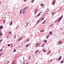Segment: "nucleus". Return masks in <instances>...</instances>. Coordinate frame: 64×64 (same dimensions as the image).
I'll return each mask as SVG.
<instances>
[{
	"label": "nucleus",
	"mask_w": 64,
	"mask_h": 64,
	"mask_svg": "<svg viewBox=\"0 0 64 64\" xmlns=\"http://www.w3.org/2000/svg\"><path fill=\"white\" fill-rule=\"evenodd\" d=\"M62 18H63V16H61L58 19V22L59 23V22H60V21L62 19Z\"/></svg>",
	"instance_id": "1"
},
{
	"label": "nucleus",
	"mask_w": 64,
	"mask_h": 64,
	"mask_svg": "<svg viewBox=\"0 0 64 64\" xmlns=\"http://www.w3.org/2000/svg\"><path fill=\"white\" fill-rule=\"evenodd\" d=\"M38 12V9H36V11L34 12V14H36L37 12Z\"/></svg>",
	"instance_id": "2"
},
{
	"label": "nucleus",
	"mask_w": 64,
	"mask_h": 64,
	"mask_svg": "<svg viewBox=\"0 0 64 64\" xmlns=\"http://www.w3.org/2000/svg\"><path fill=\"white\" fill-rule=\"evenodd\" d=\"M50 36V34H48L47 36H46V39H47L48 38V37H49Z\"/></svg>",
	"instance_id": "3"
},
{
	"label": "nucleus",
	"mask_w": 64,
	"mask_h": 64,
	"mask_svg": "<svg viewBox=\"0 0 64 64\" xmlns=\"http://www.w3.org/2000/svg\"><path fill=\"white\" fill-rule=\"evenodd\" d=\"M44 31H45V30H41L40 31V32H41V33H42V32H44Z\"/></svg>",
	"instance_id": "4"
},
{
	"label": "nucleus",
	"mask_w": 64,
	"mask_h": 64,
	"mask_svg": "<svg viewBox=\"0 0 64 64\" xmlns=\"http://www.w3.org/2000/svg\"><path fill=\"white\" fill-rule=\"evenodd\" d=\"M61 57H62V56H60L59 58H58V61H59V60H60V59H61Z\"/></svg>",
	"instance_id": "5"
},
{
	"label": "nucleus",
	"mask_w": 64,
	"mask_h": 64,
	"mask_svg": "<svg viewBox=\"0 0 64 64\" xmlns=\"http://www.w3.org/2000/svg\"><path fill=\"white\" fill-rule=\"evenodd\" d=\"M55 2H56V0H54L52 4V5H54L55 3Z\"/></svg>",
	"instance_id": "6"
},
{
	"label": "nucleus",
	"mask_w": 64,
	"mask_h": 64,
	"mask_svg": "<svg viewBox=\"0 0 64 64\" xmlns=\"http://www.w3.org/2000/svg\"><path fill=\"white\" fill-rule=\"evenodd\" d=\"M3 28V26H0V30H1Z\"/></svg>",
	"instance_id": "7"
},
{
	"label": "nucleus",
	"mask_w": 64,
	"mask_h": 64,
	"mask_svg": "<svg viewBox=\"0 0 64 64\" xmlns=\"http://www.w3.org/2000/svg\"><path fill=\"white\" fill-rule=\"evenodd\" d=\"M39 52V51L38 50H36L35 52V53L36 54H37V52Z\"/></svg>",
	"instance_id": "8"
},
{
	"label": "nucleus",
	"mask_w": 64,
	"mask_h": 64,
	"mask_svg": "<svg viewBox=\"0 0 64 64\" xmlns=\"http://www.w3.org/2000/svg\"><path fill=\"white\" fill-rule=\"evenodd\" d=\"M59 44H61L62 43V41L60 40L59 42Z\"/></svg>",
	"instance_id": "9"
},
{
	"label": "nucleus",
	"mask_w": 64,
	"mask_h": 64,
	"mask_svg": "<svg viewBox=\"0 0 64 64\" xmlns=\"http://www.w3.org/2000/svg\"><path fill=\"white\" fill-rule=\"evenodd\" d=\"M39 45H40V44H39L38 43H37L36 44V46H39Z\"/></svg>",
	"instance_id": "10"
},
{
	"label": "nucleus",
	"mask_w": 64,
	"mask_h": 64,
	"mask_svg": "<svg viewBox=\"0 0 64 64\" xmlns=\"http://www.w3.org/2000/svg\"><path fill=\"white\" fill-rule=\"evenodd\" d=\"M12 32H11V31H10L9 32H8V34H10V35H11V34H12Z\"/></svg>",
	"instance_id": "11"
},
{
	"label": "nucleus",
	"mask_w": 64,
	"mask_h": 64,
	"mask_svg": "<svg viewBox=\"0 0 64 64\" xmlns=\"http://www.w3.org/2000/svg\"><path fill=\"white\" fill-rule=\"evenodd\" d=\"M12 24V21L10 22V25H11Z\"/></svg>",
	"instance_id": "12"
},
{
	"label": "nucleus",
	"mask_w": 64,
	"mask_h": 64,
	"mask_svg": "<svg viewBox=\"0 0 64 64\" xmlns=\"http://www.w3.org/2000/svg\"><path fill=\"white\" fill-rule=\"evenodd\" d=\"M28 7H26L25 8H24H24H23V9L24 10H26V9H27V8H28Z\"/></svg>",
	"instance_id": "13"
},
{
	"label": "nucleus",
	"mask_w": 64,
	"mask_h": 64,
	"mask_svg": "<svg viewBox=\"0 0 64 64\" xmlns=\"http://www.w3.org/2000/svg\"><path fill=\"white\" fill-rule=\"evenodd\" d=\"M22 11H23V10H20V14H21V13H22Z\"/></svg>",
	"instance_id": "14"
},
{
	"label": "nucleus",
	"mask_w": 64,
	"mask_h": 64,
	"mask_svg": "<svg viewBox=\"0 0 64 64\" xmlns=\"http://www.w3.org/2000/svg\"><path fill=\"white\" fill-rule=\"evenodd\" d=\"M30 40V38H28L27 39V41H29Z\"/></svg>",
	"instance_id": "15"
},
{
	"label": "nucleus",
	"mask_w": 64,
	"mask_h": 64,
	"mask_svg": "<svg viewBox=\"0 0 64 64\" xmlns=\"http://www.w3.org/2000/svg\"><path fill=\"white\" fill-rule=\"evenodd\" d=\"M2 35H3V34L2 32H1L0 33V36H2Z\"/></svg>",
	"instance_id": "16"
},
{
	"label": "nucleus",
	"mask_w": 64,
	"mask_h": 64,
	"mask_svg": "<svg viewBox=\"0 0 64 64\" xmlns=\"http://www.w3.org/2000/svg\"><path fill=\"white\" fill-rule=\"evenodd\" d=\"M44 18L43 17H42L41 18V21H42V20H44Z\"/></svg>",
	"instance_id": "17"
},
{
	"label": "nucleus",
	"mask_w": 64,
	"mask_h": 64,
	"mask_svg": "<svg viewBox=\"0 0 64 64\" xmlns=\"http://www.w3.org/2000/svg\"><path fill=\"white\" fill-rule=\"evenodd\" d=\"M52 32H49V33L50 34H52Z\"/></svg>",
	"instance_id": "18"
},
{
	"label": "nucleus",
	"mask_w": 64,
	"mask_h": 64,
	"mask_svg": "<svg viewBox=\"0 0 64 64\" xmlns=\"http://www.w3.org/2000/svg\"><path fill=\"white\" fill-rule=\"evenodd\" d=\"M5 21H6L5 20H4V21L3 23L4 24H5Z\"/></svg>",
	"instance_id": "19"
},
{
	"label": "nucleus",
	"mask_w": 64,
	"mask_h": 64,
	"mask_svg": "<svg viewBox=\"0 0 64 64\" xmlns=\"http://www.w3.org/2000/svg\"><path fill=\"white\" fill-rule=\"evenodd\" d=\"M43 51L44 52H46V50H45L44 49L43 50Z\"/></svg>",
	"instance_id": "20"
},
{
	"label": "nucleus",
	"mask_w": 64,
	"mask_h": 64,
	"mask_svg": "<svg viewBox=\"0 0 64 64\" xmlns=\"http://www.w3.org/2000/svg\"><path fill=\"white\" fill-rule=\"evenodd\" d=\"M40 6H44V4H40Z\"/></svg>",
	"instance_id": "21"
},
{
	"label": "nucleus",
	"mask_w": 64,
	"mask_h": 64,
	"mask_svg": "<svg viewBox=\"0 0 64 64\" xmlns=\"http://www.w3.org/2000/svg\"><path fill=\"white\" fill-rule=\"evenodd\" d=\"M47 40H44L43 42H45V43H46V42H47Z\"/></svg>",
	"instance_id": "22"
},
{
	"label": "nucleus",
	"mask_w": 64,
	"mask_h": 64,
	"mask_svg": "<svg viewBox=\"0 0 64 64\" xmlns=\"http://www.w3.org/2000/svg\"><path fill=\"white\" fill-rule=\"evenodd\" d=\"M40 13H39L37 15V16L38 17H39V16H40Z\"/></svg>",
	"instance_id": "23"
},
{
	"label": "nucleus",
	"mask_w": 64,
	"mask_h": 64,
	"mask_svg": "<svg viewBox=\"0 0 64 64\" xmlns=\"http://www.w3.org/2000/svg\"><path fill=\"white\" fill-rule=\"evenodd\" d=\"M63 62H64V60H62L60 62V63H63Z\"/></svg>",
	"instance_id": "24"
},
{
	"label": "nucleus",
	"mask_w": 64,
	"mask_h": 64,
	"mask_svg": "<svg viewBox=\"0 0 64 64\" xmlns=\"http://www.w3.org/2000/svg\"><path fill=\"white\" fill-rule=\"evenodd\" d=\"M14 52H16V50L15 49V48H14Z\"/></svg>",
	"instance_id": "25"
},
{
	"label": "nucleus",
	"mask_w": 64,
	"mask_h": 64,
	"mask_svg": "<svg viewBox=\"0 0 64 64\" xmlns=\"http://www.w3.org/2000/svg\"><path fill=\"white\" fill-rule=\"evenodd\" d=\"M51 50L49 51V52H49L48 54H50V52H51Z\"/></svg>",
	"instance_id": "26"
},
{
	"label": "nucleus",
	"mask_w": 64,
	"mask_h": 64,
	"mask_svg": "<svg viewBox=\"0 0 64 64\" xmlns=\"http://www.w3.org/2000/svg\"><path fill=\"white\" fill-rule=\"evenodd\" d=\"M41 47H44V44H43L41 46Z\"/></svg>",
	"instance_id": "27"
},
{
	"label": "nucleus",
	"mask_w": 64,
	"mask_h": 64,
	"mask_svg": "<svg viewBox=\"0 0 64 64\" xmlns=\"http://www.w3.org/2000/svg\"><path fill=\"white\" fill-rule=\"evenodd\" d=\"M40 21V20H38V21L36 23V24H37L38 23V22H39Z\"/></svg>",
	"instance_id": "28"
},
{
	"label": "nucleus",
	"mask_w": 64,
	"mask_h": 64,
	"mask_svg": "<svg viewBox=\"0 0 64 64\" xmlns=\"http://www.w3.org/2000/svg\"><path fill=\"white\" fill-rule=\"evenodd\" d=\"M25 10H24V11L23 12H22V13H23V14H24V13H25Z\"/></svg>",
	"instance_id": "29"
},
{
	"label": "nucleus",
	"mask_w": 64,
	"mask_h": 64,
	"mask_svg": "<svg viewBox=\"0 0 64 64\" xmlns=\"http://www.w3.org/2000/svg\"><path fill=\"white\" fill-rule=\"evenodd\" d=\"M50 27H52V26H53V25L52 24H51L50 25Z\"/></svg>",
	"instance_id": "30"
},
{
	"label": "nucleus",
	"mask_w": 64,
	"mask_h": 64,
	"mask_svg": "<svg viewBox=\"0 0 64 64\" xmlns=\"http://www.w3.org/2000/svg\"><path fill=\"white\" fill-rule=\"evenodd\" d=\"M28 46H29V44H27V46H26V47H28Z\"/></svg>",
	"instance_id": "31"
},
{
	"label": "nucleus",
	"mask_w": 64,
	"mask_h": 64,
	"mask_svg": "<svg viewBox=\"0 0 64 64\" xmlns=\"http://www.w3.org/2000/svg\"><path fill=\"white\" fill-rule=\"evenodd\" d=\"M2 49L0 50V52H2Z\"/></svg>",
	"instance_id": "32"
},
{
	"label": "nucleus",
	"mask_w": 64,
	"mask_h": 64,
	"mask_svg": "<svg viewBox=\"0 0 64 64\" xmlns=\"http://www.w3.org/2000/svg\"><path fill=\"white\" fill-rule=\"evenodd\" d=\"M31 58V57H30V56H29L28 57V59H29V60H30V58Z\"/></svg>",
	"instance_id": "33"
},
{
	"label": "nucleus",
	"mask_w": 64,
	"mask_h": 64,
	"mask_svg": "<svg viewBox=\"0 0 64 64\" xmlns=\"http://www.w3.org/2000/svg\"><path fill=\"white\" fill-rule=\"evenodd\" d=\"M45 21H44L42 23V24H44L45 23Z\"/></svg>",
	"instance_id": "34"
},
{
	"label": "nucleus",
	"mask_w": 64,
	"mask_h": 64,
	"mask_svg": "<svg viewBox=\"0 0 64 64\" xmlns=\"http://www.w3.org/2000/svg\"><path fill=\"white\" fill-rule=\"evenodd\" d=\"M22 39H23V38H20V40H22Z\"/></svg>",
	"instance_id": "35"
},
{
	"label": "nucleus",
	"mask_w": 64,
	"mask_h": 64,
	"mask_svg": "<svg viewBox=\"0 0 64 64\" xmlns=\"http://www.w3.org/2000/svg\"><path fill=\"white\" fill-rule=\"evenodd\" d=\"M7 63H9V62L8 61L7 62Z\"/></svg>",
	"instance_id": "36"
},
{
	"label": "nucleus",
	"mask_w": 64,
	"mask_h": 64,
	"mask_svg": "<svg viewBox=\"0 0 64 64\" xmlns=\"http://www.w3.org/2000/svg\"><path fill=\"white\" fill-rule=\"evenodd\" d=\"M13 64H15V62H13Z\"/></svg>",
	"instance_id": "37"
},
{
	"label": "nucleus",
	"mask_w": 64,
	"mask_h": 64,
	"mask_svg": "<svg viewBox=\"0 0 64 64\" xmlns=\"http://www.w3.org/2000/svg\"><path fill=\"white\" fill-rule=\"evenodd\" d=\"M7 45L8 46H10V44H8Z\"/></svg>",
	"instance_id": "38"
},
{
	"label": "nucleus",
	"mask_w": 64,
	"mask_h": 64,
	"mask_svg": "<svg viewBox=\"0 0 64 64\" xmlns=\"http://www.w3.org/2000/svg\"><path fill=\"white\" fill-rule=\"evenodd\" d=\"M52 61H53V60H50V62H52Z\"/></svg>",
	"instance_id": "39"
},
{
	"label": "nucleus",
	"mask_w": 64,
	"mask_h": 64,
	"mask_svg": "<svg viewBox=\"0 0 64 64\" xmlns=\"http://www.w3.org/2000/svg\"><path fill=\"white\" fill-rule=\"evenodd\" d=\"M26 0H24V2H26Z\"/></svg>",
	"instance_id": "40"
},
{
	"label": "nucleus",
	"mask_w": 64,
	"mask_h": 64,
	"mask_svg": "<svg viewBox=\"0 0 64 64\" xmlns=\"http://www.w3.org/2000/svg\"><path fill=\"white\" fill-rule=\"evenodd\" d=\"M16 36L15 35V36H14V38L15 39V38H16Z\"/></svg>",
	"instance_id": "41"
},
{
	"label": "nucleus",
	"mask_w": 64,
	"mask_h": 64,
	"mask_svg": "<svg viewBox=\"0 0 64 64\" xmlns=\"http://www.w3.org/2000/svg\"><path fill=\"white\" fill-rule=\"evenodd\" d=\"M2 54V53H1L0 54V56H1V55Z\"/></svg>",
	"instance_id": "42"
},
{
	"label": "nucleus",
	"mask_w": 64,
	"mask_h": 64,
	"mask_svg": "<svg viewBox=\"0 0 64 64\" xmlns=\"http://www.w3.org/2000/svg\"><path fill=\"white\" fill-rule=\"evenodd\" d=\"M31 2H32V3H33V2H34V1L32 0L31 1Z\"/></svg>",
	"instance_id": "43"
},
{
	"label": "nucleus",
	"mask_w": 64,
	"mask_h": 64,
	"mask_svg": "<svg viewBox=\"0 0 64 64\" xmlns=\"http://www.w3.org/2000/svg\"><path fill=\"white\" fill-rule=\"evenodd\" d=\"M26 64H29V63L28 62H26Z\"/></svg>",
	"instance_id": "44"
},
{
	"label": "nucleus",
	"mask_w": 64,
	"mask_h": 64,
	"mask_svg": "<svg viewBox=\"0 0 64 64\" xmlns=\"http://www.w3.org/2000/svg\"><path fill=\"white\" fill-rule=\"evenodd\" d=\"M20 39H19L18 40V41H20Z\"/></svg>",
	"instance_id": "45"
},
{
	"label": "nucleus",
	"mask_w": 64,
	"mask_h": 64,
	"mask_svg": "<svg viewBox=\"0 0 64 64\" xmlns=\"http://www.w3.org/2000/svg\"><path fill=\"white\" fill-rule=\"evenodd\" d=\"M1 1H0V4H1Z\"/></svg>",
	"instance_id": "46"
},
{
	"label": "nucleus",
	"mask_w": 64,
	"mask_h": 64,
	"mask_svg": "<svg viewBox=\"0 0 64 64\" xmlns=\"http://www.w3.org/2000/svg\"><path fill=\"white\" fill-rule=\"evenodd\" d=\"M42 13V12H40L39 13H40H40Z\"/></svg>",
	"instance_id": "47"
},
{
	"label": "nucleus",
	"mask_w": 64,
	"mask_h": 64,
	"mask_svg": "<svg viewBox=\"0 0 64 64\" xmlns=\"http://www.w3.org/2000/svg\"><path fill=\"white\" fill-rule=\"evenodd\" d=\"M11 64H13V62H12Z\"/></svg>",
	"instance_id": "48"
},
{
	"label": "nucleus",
	"mask_w": 64,
	"mask_h": 64,
	"mask_svg": "<svg viewBox=\"0 0 64 64\" xmlns=\"http://www.w3.org/2000/svg\"><path fill=\"white\" fill-rule=\"evenodd\" d=\"M2 40H0V42H1Z\"/></svg>",
	"instance_id": "49"
},
{
	"label": "nucleus",
	"mask_w": 64,
	"mask_h": 64,
	"mask_svg": "<svg viewBox=\"0 0 64 64\" xmlns=\"http://www.w3.org/2000/svg\"><path fill=\"white\" fill-rule=\"evenodd\" d=\"M23 64H25V63H24Z\"/></svg>",
	"instance_id": "50"
},
{
	"label": "nucleus",
	"mask_w": 64,
	"mask_h": 64,
	"mask_svg": "<svg viewBox=\"0 0 64 64\" xmlns=\"http://www.w3.org/2000/svg\"><path fill=\"white\" fill-rule=\"evenodd\" d=\"M32 0L33 1H34V0Z\"/></svg>",
	"instance_id": "51"
},
{
	"label": "nucleus",
	"mask_w": 64,
	"mask_h": 64,
	"mask_svg": "<svg viewBox=\"0 0 64 64\" xmlns=\"http://www.w3.org/2000/svg\"><path fill=\"white\" fill-rule=\"evenodd\" d=\"M11 47H12V46H11Z\"/></svg>",
	"instance_id": "52"
},
{
	"label": "nucleus",
	"mask_w": 64,
	"mask_h": 64,
	"mask_svg": "<svg viewBox=\"0 0 64 64\" xmlns=\"http://www.w3.org/2000/svg\"><path fill=\"white\" fill-rule=\"evenodd\" d=\"M54 14V13H52V14Z\"/></svg>",
	"instance_id": "53"
},
{
	"label": "nucleus",
	"mask_w": 64,
	"mask_h": 64,
	"mask_svg": "<svg viewBox=\"0 0 64 64\" xmlns=\"http://www.w3.org/2000/svg\"><path fill=\"white\" fill-rule=\"evenodd\" d=\"M49 62H50V60H49Z\"/></svg>",
	"instance_id": "54"
},
{
	"label": "nucleus",
	"mask_w": 64,
	"mask_h": 64,
	"mask_svg": "<svg viewBox=\"0 0 64 64\" xmlns=\"http://www.w3.org/2000/svg\"><path fill=\"white\" fill-rule=\"evenodd\" d=\"M7 38H8V37H7Z\"/></svg>",
	"instance_id": "55"
}]
</instances>
